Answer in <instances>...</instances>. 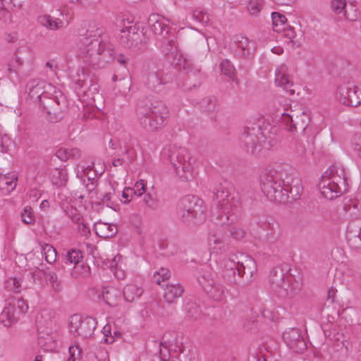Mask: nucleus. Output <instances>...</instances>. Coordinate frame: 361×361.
Here are the masks:
<instances>
[{"label": "nucleus", "instance_id": "nucleus-36", "mask_svg": "<svg viewBox=\"0 0 361 361\" xmlns=\"http://www.w3.org/2000/svg\"><path fill=\"white\" fill-rule=\"evenodd\" d=\"M24 284L25 282L23 277H10L5 281L6 288L9 291H12L16 293L21 291L23 287H24Z\"/></svg>", "mask_w": 361, "mask_h": 361}, {"label": "nucleus", "instance_id": "nucleus-64", "mask_svg": "<svg viewBox=\"0 0 361 361\" xmlns=\"http://www.w3.org/2000/svg\"><path fill=\"white\" fill-rule=\"evenodd\" d=\"M282 31L284 32V36L288 38L290 42H292L295 37V32L293 27H290L286 28L285 27V30H282L281 32Z\"/></svg>", "mask_w": 361, "mask_h": 361}, {"label": "nucleus", "instance_id": "nucleus-9", "mask_svg": "<svg viewBox=\"0 0 361 361\" xmlns=\"http://www.w3.org/2000/svg\"><path fill=\"white\" fill-rule=\"evenodd\" d=\"M70 78L75 85L78 94H83L94 99V94L99 92L98 80L89 68L77 69L71 71Z\"/></svg>", "mask_w": 361, "mask_h": 361}, {"label": "nucleus", "instance_id": "nucleus-11", "mask_svg": "<svg viewBox=\"0 0 361 361\" xmlns=\"http://www.w3.org/2000/svg\"><path fill=\"white\" fill-rule=\"evenodd\" d=\"M197 281L209 298L219 302L226 298V287L219 280L215 279L214 274L210 271H202L197 277Z\"/></svg>", "mask_w": 361, "mask_h": 361}, {"label": "nucleus", "instance_id": "nucleus-6", "mask_svg": "<svg viewBox=\"0 0 361 361\" xmlns=\"http://www.w3.org/2000/svg\"><path fill=\"white\" fill-rule=\"evenodd\" d=\"M136 114L140 125L148 131H157L162 128L169 115L168 107L161 102L150 106L138 105Z\"/></svg>", "mask_w": 361, "mask_h": 361}, {"label": "nucleus", "instance_id": "nucleus-43", "mask_svg": "<svg viewBox=\"0 0 361 361\" xmlns=\"http://www.w3.org/2000/svg\"><path fill=\"white\" fill-rule=\"evenodd\" d=\"M42 252L44 253V258L48 263L52 264L56 261V250L52 245L45 244L42 246Z\"/></svg>", "mask_w": 361, "mask_h": 361}, {"label": "nucleus", "instance_id": "nucleus-8", "mask_svg": "<svg viewBox=\"0 0 361 361\" xmlns=\"http://www.w3.org/2000/svg\"><path fill=\"white\" fill-rule=\"evenodd\" d=\"M168 158L176 173L183 180L188 181L192 178L194 160L186 148L176 145L170 146Z\"/></svg>", "mask_w": 361, "mask_h": 361}, {"label": "nucleus", "instance_id": "nucleus-32", "mask_svg": "<svg viewBox=\"0 0 361 361\" xmlns=\"http://www.w3.org/2000/svg\"><path fill=\"white\" fill-rule=\"evenodd\" d=\"M82 256L81 252L77 250H69L63 261V269L68 268H75L76 265L80 262Z\"/></svg>", "mask_w": 361, "mask_h": 361}, {"label": "nucleus", "instance_id": "nucleus-55", "mask_svg": "<svg viewBox=\"0 0 361 361\" xmlns=\"http://www.w3.org/2000/svg\"><path fill=\"white\" fill-rule=\"evenodd\" d=\"M161 51L166 56H173L177 52V48L173 41H167L162 44Z\"/></svg>", "mask_w": 361, "mask_h": 361}, {"label": "nucleus", "instance_id": "nucleus-31", "mask_svg": "<svg viewBox=\"0 0 361 361\" xmlns=\"http://www.w3.org/2000/svg\"><path fill=\"white\" fill-rule=\"evenodd\" d=\"M250 42L245 37L238 38L235 44V53L239 57H249L251 55Z\"/></svg>", "mask_w": 361, "mask_h": 361}, {"label": "nucleus", "instance_id": "nucleus-53", "mask_svg": "<svg viewBox=\"0 0 361 361\" xmlns=\"http://www.w3.org/2000/svg\"><path fill=\"white\" fill-rule=\"evenodd\" d=\"M175 60L177 61L176 62H174L175 66L178 69H183L188 71L192 67L190 61L183 57L182 55H179L178 58H175Z\"/></svg>", "mask_w": 361, "mask_h": 361}, {"label": "nucleus", "instance_id": "nucleus-58", "mask_svg": "<svg viewBox=\"0 0 361 361\" xmlns=\"http://www.w3.org/2000/svg\"><path fill=\"white\" fill-rule=\"evenodd\" d=\"M88 183H86L85 188L87 192H89V195H90V197L92 198L93 195H97V180H95L94 179H90L88 178Z\"/></svg>", "mask_w": 361, "mask_h": 361}, {"label": "nucleus", "instance_id": "nucleus-33", "mask_svg": "<svg viewBox=\"0 0 361 361\" xmlns=\"http://www.w3.org/2000/svg\"><path fill=\"white\" fill-rule=\"evenodd\" d=\"M51 183L58 186H65L68 182V173L65 169L56 168L51 173Z\"/></svg>", "mask_w": 361, "mask_h": 361}, {"label": "nucleus", "instance_id": "nucleus-59", "mask_svg": "<svg viewBox=\"0 0 361 361\" xmlns=\"http://www.w3.org/2000/svg\"><path fill=\"white\" fill-rule=\"evenodd\" d=\"M68 217L75 224H78L82 221L81 215L78 213L76 209L71 207L67 211Z\"/></svg>", "mask_w": 361, "mask_h": 361}, {"label": "nucleus", "instance_id": "nucleus-17", "mask_svg": "<svg viewBox=\"0 0 361 361\" xmlns=\"http://www.w3.org/2000/svg\"><path fill=\"white\" fill-rule=\"evenodd\" d=\"M289 274L286 268L281 265L274 267L270 271L269 276V286L271 290L278 295H286L287 292L281 288V285L283 284Z\"/></svg>", "mask_w": 361, "mask_h": 361}, {"label": "nucleus", "instance_id": "nucleus-3", "mask_svg": "<svg viewBox=\"0 0 361 361\" xmlns=\"http://www.w3.org/2000/svg\"><path fill=\"white\" fill-rule=\"evenodd\" d=\"M214 200L216 207L215 211L212 210V215L217 224L227 226L238 221L240 212V198L229 183L225 181L216 187Z\"/></svg>", "mask_w": 361, "mask_h": 361}, {"label": "nucleus", "instance_id": "nucleus-27", "mask_svg": "<svg viewBox=\"0 0 361 361\" xmlns=\"http://www.w3.org/2000/svg\"><path fill=\"white\" fill-rule=\"evenodd\" d=\"M94 231L100 238H111L116 235L118 229L115 224L99 221L94 224Z\"/></svg>", "mask_w": 361, "mask_h": 361}, {"label": "nucleus", "instance_id": "nucleus-62", "mask_svg": "<svg viewBox=\"0 0 361 361\" xmlns=\"http://www.w3.org/2000/svg\"><path fill=\"white\" fill-rule=\"evenodd\" d=\"M68 148H60L56 152V157L61 161H66L69 159Z\"/></svg>", "mask_w": 361, "mask_h": 361}, {"label": "nucleus", "instance_id": "nucleus-28", "mask_svg": "<svg viewBox=\"0 0 361 361\" xmlns=\"http://www.w3.org/2000/svg\"><path fill=\"white\" fill-rule=\"evenodd\" d=\"M184 292L183 287L179 284H167L164 290V298L168 303L174 302L176 299L180 298Z\"/></svg>", "mask_w": 361, "mask_h": 361}, {"label": "nucleus", "instance_id": "nucleus-38", "mask_svg": "<svg viewBox=\"0 0 361 361\" xmlns=\"http://www.w3.org/2000/svg\"><path fill=\"white\" fill-rule=\"evenodd\" d=\"M220 68L223 74L235 81L236 83L238 82V80L235 77V69L229 60L223 59L220 63Z\"/></svg>", "mask_w": 361, "mask_h": 361}, {"label": "nucleus", "instance_id": "nucleus-61", "mask_svg": "<svg viewBox=\"0 0 361 361\" xmlns=\"http://www.w3.org/2000/svg\"><path fill=\"white\" fill-rule=\"evenodd\" d=\"M231 235L236 239V240H240L244 238L245 232L240 228L238 227H233L230 230Z\"/></svg>", "mask_w": 361, "mask_h": 361}, {"label": "nucleus", "instance_id": "nucleus-29", "mask_svg": "<svg viewBox=\"0 0 361 361\" xmlns=\"http://www.w3.org/2000/svg\"><path fill=\"white\" fill-rule=\"evenodd\" d=\"M17 176L15 174L7 173L0 176V190L7 195L13 191L17 185Z\"/></svg>", "mask_w": 361, "mask_h": 361}, {"label": "nucleus", "instance_id": "nucleus-37", "mask_svg": "<svg viewBox=\"0 0 361 361\" xmlns=\"http://www.w3.org/2000/svg\"><path fill=\"white\" fill-rule=\"evenodd\" d=\"M200 104L202 109L209 115L213 116L217 111V100L214 97L204 98Z\"/></svg>", "mask_w": 361, "mask_h": 361}, {"label": "nucleus", "instance_id": "nucleus-25", "mask_svg": "<svg viewBox=\"0 0 361 361\" xmlns=\"http://www.w3.org/2000/svg\"><path fill=\"white\" fill-rule=\"evenodd\" d=\"M285 292H287L286 295H278L282 298H291L297 295L302 289V282L300 280L295 279L293 276H288L286 281L281 285Z\"/></svg>", "mask_w": 361, "mask_h": 361}, {"label": "nucleus", "instance_id": "nucleus-13", "mask_svg": "<svg viewBox=\"0 0 361 361\" xmlns=\"http://www.w3.org/2000/svg\"><path fill=\"white\" fill-rule=\"evenodd\" d=\"M97 321L91 317H82L80 314H73L69 319L68 328L74 336L86 338L91 336L97 326Z\"/></svg>", "mask_w": 361, "mask_h": 361}, {"label": "nucleus", "instance_id": "nucleus-60", "mask_svg": "<svg viewBox=\"0 0 361 361\" xmlns=\"http://www.w3.org/2000/svg\"><path fill=\"white\" fill-rule=\"evenodd\" d=\"M77 224L78 233L82 236L87 238L90 235V228L86 224H84L83 220Z\"/></svg>", "mask_w": 361, "mask_h": 361}, {"label": "nucleus", "instance_id": "nucleus-39", "mask_svg": "<svg viewBox=\"0 0 361 361\" xmlns=\"http://www.w3.org/2000/svg\"><path fill=\"white\" fill-rule=\"evenodd\" d=\"M271 20L274 31L279 32L282 30H285L287 18L284 15L279 12H273L271 13Z\"/></svg>", "mask_w": 361, "mask_h": 361}, {"label": "nucleus", "instance_id": "nucleus-42", "mask_svg": "<svg viewBox=\"0 0 361 361\" xmlns=\"http://www.w3.org/2000/svg\"><path fill=\"white\" fill-rule=\"evenodd\" d=\"M187 317L190 319L196 320L201 315L200 307L195 302H188L185 307Z\"/></svg>", "mask_w": 361, "mask_h": 361}, {"label": "nucleus", "instance_id": "nucleus-35", "mask_svg": "<svg viewBox=\"0 0 361 361\" xmlns=\"http://www.w3.org/2000/svg\"><path fill=\"white\" fill-rule=\"evenodd\" d=\"M38 23L50 30H57L63 26V21L59 18L53 19L51 16L44 15L37 18Z\"/></svg>", "mask_w": 361, "mask_h": 361}, {"label": "nucleus", "instance_id": "nucleus-7", "mask_svg": "<svg viewBox=\"0 0 361 361\" xmlns=\"http://www.w3.org/2000/svg\"><path fill=\"white\" fill-rule=\"evenodd\" d=\"M206 207L202 200L192 195L183 198L178 207V215L187 225H199L206 219Z\"/></svg>", "mask_w": 361, "mask_h": 361}, {"label": "nucleus", "instance_id": "nucleus-47", "mask_svg": "<svg viewBox=\"0 0 361 361\" xmlns=\"http://www.w3.org/2000/svg\"><path fill=\"white\" fill-rule=\"evenodd\" d=\"M169 273V269L161 268L157 272L154 273L152 277V281L158 285H161V281L164 282L166 280L169 279L170 276Z\"/></svg>", "mask_w": 361, "mask_h": 361}, {"label": "nucleus", "instance_id": "nucleus-15", "mask_svg": "<svg viewBox=\"0 0 361 361\" xmlns=\"http://www.w3.org/2000/svg\"><path fill=\"white\" fill-rule=\"evenodd\" d=\"M336 98L344 105L357 106L361 104V86L352 82L343 83L337 88Z\"/></svg>", "mask_w": 361, "mask_h": 361}, {"label": "nucleus", "instance_id": "nucleus-57", "mask_svg": "<svg viewBox=\"0 0 361 361\" xmlns=\"http://www.w3.org/2000/svg\"><path fill=\"white\" fill-rule=\"evenodd\" d=\"M128 191H130V195L133 193L137 197L141 196L145 191V184L144 180L137 182L135 185V188H128Z\"/></svg>", "mask_w": 361, "mask_h": 361}, {"label": "nucleus", "instance_id": "nucleus-48", "mask_svg": "<svg viewBox=\"0 0 361 361\" xmlns=\"http://www.w3.org/2000/svg\"><path fill=\"white\" fill-rule=\"evenodd\" d=\"M13 304L15 306V309L17 310L18 314L25 313L28 310L29 306L27 302L23 298H11Z\"/></svg>", "mask_w": 361, "mask_h": 361}, {"label": "nucleus", "instance_id": "nucleus-46", "mask_svg": "<svg viewBox=\"0 0 361 361\" xmlns=\"http://www.w3.org/2000/svg\"><path fill=\"white\" fill-rule=\"evenodd\" d=\"M263 0H250L247 8L251 15L257 16L263 8Z\"/></svg>", "mask_w": 361, "mask_h": 361}, {"label": "nucleus", "instance_id": "nucleus-52", "mask_svg": "<svg viewBox=\"0 0 361 361\" xmlns=\"http://www.w3.org/2000/svg\"><path fill=\"white\" fill-rule=\"evenodd\" d=\"M21 219L23 222L26 224H32L35 221L34 212L30 207L26 206L24 208L23 212L21 213Z\"/></svg>", "mask_w": 361, "mask_h": 361}, {"label": "nucleus", "instance_id": "nucleus-63", "mask_svg": "<svg viewBox=\"0 0 361 361\" xmlns=\"http://www.w3.org/2000/svg\"><path fill=\"white\" fill-rule=\"evenodd\" d=\"M18 54H19V51H18L17 53L15 54L12 61L10 62V63H11V65L16 68V69H18V71H20L21 69V67L23 64V59L18 56Z\"/></svg>", "mask_w": 361, "mask_h": 361}, {"label": "nucleus", "instance_id": "nucleus-56", "mask_svg": "<svg viewBox=\"0 0 361 361\" xmlns=\"http://www.w3.org/2000/svg\"><path fill=\"white\" fill-rule=\"evenodd\" d=\"M192 17L197 21L203 24H207L209 22V15L203 10H195L192 13Z\"/></svg>", "mask_w": 361, "mask_h": 361}, {"label": "nucleus", "instance_id": "nucleus-4", "mask_svg": "<svg viewBox=\"0 0 361 361\" xmlns=\"http://www.w3.org/2000/svg\"><path fill=\"white\" fill-rule=\"evenodd\" d=\"M276 132V128L268 123L249 124L244 126L240 142L245 151L257 155L262 149H269L277 143Z\"/></svg>", "mask_w": 361, "mask_h": 361}, {"label": "nucleus", "instance_id": "nucleus-26", "mask_svg": "<svg viewBox=\"0 0 361 361\" xmlns=\"http://www.w3.org/2000/svg\"><path fill=\"white\" fill-rule=\"evenodd\" d=\"M285 66H281L280 69L276 71L275 83L277 86L281 87L289 95H293L295 92L293 88V82L290 76L285 74Z\"/></svg>", "mask_w": 361, "mask_h": 361}, {"label": "nucleus", "instance_id": "nucleus-49", "mask_svg": "<svg viewBox=\"0 0 361 361\" xmlns=\"http://www.w3.org/2000/svg\"><path fill=\"white\" fill-rule=\"evenodd\" d=\"M146 84L149 88L155 90L157 87L161 85L158 72L150 73L147 78Z\"/></svg>", "mask_w": 361, "mask_h": 361}, {"label": "nucleus", "instance_id": "nucleus-21", "mask_svg": "<svg viewBox=\"0 0 361 361\" xmlns=\"http://www.w3.org/2000/svg\"><path fill=\"white\" fill-rule=\"evenodd\" d=\"M18 319V312L9 298L6 301L5 306L0 314V323L4 326H10L16 322Z\"/></svg>", "mask_w": 361, "mask_h": 361}, {"label": "nucleus", "instance_id": "nucleus-24", "mask_svg": "<svg viewBox=\"0 0 361 361\" xmlns=\"http://www.w3.org/2000/svg\"><path fill=\"white\" fill-rule=\"evenodd\" d=\"M243 261L239 267H237L238 275L240 277L248 276L252 279L253 275L257 271V265L255 260L250 255L244 256Z\"/></svg>", "mask_w": 361, "mask_h": 361}, {"label": "nucleus", "instance_id": "nucleus-5", "mask_svg": "<svg viewBox=\"0 0 361 361\" xmlns=\"http://www.w3.org/2000/svg\"><path fill=\"white\" fill-rule=\"evenodd\" d=\"M319 188L322 195L328 200L335 199L345 192L348 183L343 166H330L322 175Z\"/></svg>", "mask_w": 361, "mask_h": 361}, {"label": "nucleus", "instance_id": "nucleus-44", "mask_svg": "<svg viewBox=\"0 0 361 361\" xmlns=\"http://www.w3.org/2000/svg\"><path fill=\"white\" fill-rule=\"evenodd\" d=\"M37 324L38 328L44 326L47 329H51L53 325V320L49 314L44 311L42 312L40 317L37 319Z\"/></svg>", "mask_w": 361, "mask_h": 361}, {"label": "nucleus", "instance_id": "nucleus-12", "mask_svg": "<svg viewBox=\"0 0 361 361\" xmlns=\"http://www.w3.org/2000/svg\"><path fill=\"white\" fill-rule=\"evenodd\" d=\"M145 35L135 25L125 26L121 30L120 43L134 51L143 49L145 45Z\"/></svg>", "mask_w": 361, "mask_h": 361}, {"label": "nucleus", "instance_id": "nucleus-34", "mask_svg": "<svg viewBox=\"0 0 361 361\" xmlns=\"http://www.w3.org/2000/svg\"><path fill=\"white\" fill-rule=\"evenodd\" d=\"M143 290L141 288L133 284L126 286L123 290V297L126 301L133 302L138 299L142 294Z\"/></svg>", "mask_w": 361, "mask_h": 361}, {"label": "nucleus", "instance_id": "nucleus-51", "mask_svg": "<svg viewBox=\"0 0 361 361\" xmlns=\"http://www.w3.org/2000/svg\"><path fill=\"white\" fill-rule=\"evenodd\" d=\"M143 202L145 205L151 209L155 210L159 208V200L150 193L145 195Z\"/></svg>", "mask_w": 361, "mask_h": 361}, {"label": "nucleus", "instance_id": "nucleus-10", "mask_svg": "<svg viewBox=\"0 0 361 361\" xmlns=\"http://www.w3.org/2000/svg\"><path fill=\"white\" fill-rule=\"evenodd\" d=\"M42 111L47 118L53 123L61 121L68 106L65 95L60 90H54V93L47 94L40 102Z\"/></svg>", "mask_w": 361, "mask_h": 361}, {"label": "nucleus", "instance_id": "nucleus-41", "mask_svg": "<svg viewBox=\"0 0 361 361\" xmlns=\"http://www.w3.org/2000/svg\"><path fill=\"white\" fill-rule=\"evenodd\" d=\"M342 17H344L350 21H356L360 18V13L353 4H350L347 5Z\"/></svg>", "mask_w": 361, "mask_h": 361}, {"label": "nucleus", "instance_id": "nucleus-19", "mask_svg": "<svg viewBox=\"0 0 361 361\" xmlns=\"http://www.w3.org/2000/svg\"><path fill=\"white\" fill-rule=\"evenodd\" d=\"M229 236L223 231H216L208 238L209 249L212 255H220L228 248Z\"/></svg>", "mask_w": 361, "mask_h": 361}, {"label": "nucleus", "instance_id": "nucleus-22", "mask_svg": "<svg viewBox=\"0 0 361 361\" xmlns=\"http://www.w3.org/2000/svg\"><path fill=\"white\" fill-rule=\"evenodd\" d=\"M46 276V272L37 266L35 268H28L23 274L25 284L24 288H27L30 285L41 284L42 279Z\"/></svg>", "mask_w": 361, "mask_h": 361}, {"label": "nucleus", "instance_id": "nucleus-2", "mask_svg": "<svg viewBox=\"0 0 361 361\" xmlns=\"http://www.w3.org/2000/svg\"><path fill=\"white\" fill-rule=\"evenodd\" d=\"M102 34V28L88 30L78 42L80 57L94 68L104 67L112 59V50L106 47Z\"/></svg>", "mask_w": 361, "mask_h": 361}, {"label": "nucleus", "instance_id": "nucleus-16", "mask_svg": "<svg viewBox=\"0 0 361 361\" xmlns=\"http://www.w3.org/2000/svg\"><path fill=\"white\" fill-rule=\"evenodd\" d=\"M27 91L30 99L34 102H42V100L50 94L54 87L43 80L35 78L30 80L26 85Z\"/></svg>", "mask_w": 361, "mask_h": 361}, {"label": "nucleus", "instance_id": "nucleus-14", "mask_svg": "<svg viewBox=\"0 0 361 361\" xmlns=\"http://www.w3.org/2000/svg\"><path fill=\"white\" fill-rule=\"evenodd\" d=\"M310 122V115L303 109L290 110V114L283 113L281 123L286 130L295 133L298 130L304 131Z\"/></svg>", "mask_w": 361, "mask_h": 361}, {"label": "nucleus", "instance_id": "nucleus-40", "mask_svg": "<svg viewBox=\"0 0 361 361\" xmlns=\"http://www.w3.org/2000/svg\"><path fill=\"white\" fill-rule=\"evenodd\" d=\"M45 278L47 281H48V283L51 285V286L55 291L59 292L62 290L61 281L59 279L56 272L49 271L48 273H46Z\"/></svg>", "mask_w": 361, "mask_h": 361}, {"label": "nucleus", "instance_id": "nucleus-23", "mask_svg": "<svg viewBox=\"0 0 361 361\" xmlns=\"http://www.w3.org/2000/svg\"><path fill=\"white\" fill-rule=\"evenodd\" d=\"M149 30L155 35H159L164 38L169 32V27L165 23L164 19L159 15L152 14L148 19Z\"/></svg>", "mask_w": 361, "mask_h": 361}, {"label": "nucleus", "instance_id": "nucleus-30", "mask_svg": "<svg viewBox=\"0 0 361 361\" xmlns=\"http://www.w3.org/2000/svg\"><path fill=\"white\" fill-rule=\"evenodd\" d=\"M121 296V292L113 286H108L103 289L102 297L105 302L109 306H116Z\"/></svg>", "mask_w": 361, "mask_h": 361}, {"label": "nucleus", "instance_id": "nucleus-50", "mask_svg": "<svg viewBox=\"0 0 361 361\" xmlns=\"http://www.w3.org/2000/svg\"><path fill=\"white\" fill-rule=\"evenodd\" d=\"M347 6L345 0H332L331 7L332 11L338 15L343 16L344 10Z\"/></svg>", "mask_w": 361, "mask_h": 361}, {"label": "nucleus", "instance_id": "nucleus-18", "mask_svg": "<svg viewBox=\"0 0 361 361\" xmlns=\"http://www.w3.org/2000/svg\"><path fill=\"white\" fill-rule=\"evenodd\" d=\"M244 256H248V255L243 252L231 253L225 263L226 270L223 274V276L231 286H235L237 284L235 280L236 269L237 267H239L243 261L242 259Z\"/></svg>", "mask_w": 361, "mask_h": 361}, {"label": "nucleus", "instance_id": "nucleus-45", "mask_svg": "<svg viewBox=\"0 0 361 361\" xmlns=\"http://www.w3.org/2000/svg\"><path fill=\"white\" fill-rule=\"evenodd\" d=\"M157 72L160 79L161 85H165L171 82L175 78V73L167 68L158 70Z\"/></svg>", "mask_w": 361, "mask_h": 361}, {"label": "nucleus", "instance_id": "nucleus-20", "mask_svg": "<svg viewBox=\"0 0 361 361\" xmlns=\"http://www.w3.org/2000/svg\"><path fill=\"white\" fill-rule=\"evenodd\" d=\"M287 346L296 353H301L307 348L306 343L298 329L291 328L283 334Z\"/></svg>", "mask_w": 361, "mask_h": 361}, {"label": "nucleus", "instance_id": "nucleus-54", "mask_svg": "<svg viewBox=\"0 0 361 361\" xmlns=\"http://www.w3.org/2000/svg\"><path fill=\"white\" fill-rule=\"evenodd\" d=\"M70 357L66 361H80L82 350L79 345H73L69 347Z\"/></svg>", "mask_w": 361, "mask_h": 361}, {"label": "nucleus", "instance_id": "nucleus-1", "mask_svg": "<svg viewBox=\"0 0 361 361\" xmlns=\"http://www.w3.org/2000/svg\"><path fill=\"white\" fill-rule=\"evenodd\" d=\"M260 186L271 201L279 203L298 200L303 190L297 173L288 172L281 166L265 169L260 176Z\"/></svg>", "mask_w": 361, "mask_h": 361}]
</instances>
